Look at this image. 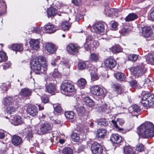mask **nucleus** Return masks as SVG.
I'll use <instances>...</instances> for the list:
<instances>
[{"label": "nucleus", "mask_w": 154, "mask_h": 154, "mask_svg": "<svg viewBox=\"0 0 154 154\" xmlns=\"http://www.w3.org/2000/svg\"><path fill=\"white\" fill-rule=\"evenodd\" d=\"M131 31V29L129 28L124 27L121 30V33L123 35H126L130 33Z\"/></svg>", "instance_id": "obj_43"}, {"label": "nucleus", "mask_w": 154, "mask_h": 154, "mask_svg": "<svg viewBox=\"0 0 154 154\" xmlns=\"http://www.w3.org/2000/svg\"><path fill=\"white\" fill-rule=\"evenodd\" d=\"M71 138L74 142H78L79 139V136L76 133H73L71 135Z\"/></svg>", "instance_id": "obj_48"}, {"label": "nucleus", "mask_w": 154, "mask_h": 154, "mask_svg": "<svg viewBox=\"0 0 154 154\" xmlns=\"http://www.w3.org/2000/svg\"><path fill=\"white\" fill-rule=\"evenodd\" d=\"M141 29L143 34L146 37L148 38L151 36L153 34L152 29L150 27H142Z\"/></svg>", "instance_id": "obj_13"}, {"label": "nucleus", "mask_w": 154, "mask_h": 154, "mask_svg": "<svg viewBox=\"0 0 154 154\" xmlns=\"http://www.w3.org/2000/svg\"><path fill=\"white\" fill-rule=\"evenodd\" d=\"M115 77L117 79L120 81L124 80L125 78L124 74L121 72H118L116 73Z\"/></svg>", "instance_id": "obj_38"}, {"label": "nucleus", "mask_w": 154, "mask_h": 154, "mask_svg": "<svg viewBox=\"0 0 154 154\" xmlns=\"http://www.w3.org/2000/svg\"><path fill=\"white\" fill-rule=\"evenodd\" d=\"M18 97L17 96H15L14 97L10 96H7L3 99V103L6 106L12 105V103H14L16 99H17ZM14 104V103L13 104Z\"/></svg>", "instance_id": "obj_12"}, {"label": "nucleus", "mask_w": 154, "mask_h": 154, "mask_svg": "<svg viewBox=\"0 0 154 154\" xmlns=\"http://www.w3.org/2000/svg\"><path fill=\"white\" fill-rule=\"evenodd\" d=\"M112 88L119 94H120L122 91V88L119 84H113L112 85Z\"/></svg>", "instance_id": "obj_35"}, {"label": "nucleus", "mask_w": 154, "mask_h": 154, "mask_svg": "<svg viewBox=\"0 0 154 154\" xmlns=\"http://www.w3.org/2000/svg\"><path fill=\"white\" fill-rule=\"evenodd\" d=\"M132 73L135 77H138L143 75L146 71L144 65L142 62H139L138 64L132 68Z\"/></svg>", "instance_id": "obj_4"}, {"label": "nucleus", "mask_w": 154, "mask_h": 154, "mask_svg": "<svg viewBox=\"0 0 154 154\" xmlns=\"http://www.w3.org/2000/svg\"><path fill=\"white\" fill-rule=\"evenodd\" d=\"M29 44L31 48L33 49L37 50L39 48V42L38 39H31L30 41Z\"/></svg>", "instance_id": "obj_21"}, {"label": "nucleus", "mask_w": 154, "mask_h": 154, "mask_svg": "<svg viewBox=\"0 0 154 154\" xmlns=\"http://www.w3.org/2000/svg\"><path fill=\"white\" fill-rule=\"evenodd\" d=\"M3 4V7H0V16L4 14V12L2 11V8H6V5L5 3V2L3 0H0V4Z\"/></svg>", "instance_id": "obj_55"}, {"label": "nucleus", "mask_w": 154, "mask_h": 154, "mask_svg": "<svg viewBox=\"0 0 154 154\" xmlns=\"http://www.w3.org/2000/svg\"><path fill=\"white\" fill-rule=\"evenodd\" d=\"M86 67V65L85 63L84 62H80L78 63V68L80 70H83L85 69Z\"/></svg>", "instance_id": "obj_54"}, {"label": "nucleus", "mask_w": 154, "mask_h": 154, "mask_svg": "<svg viewBox=\"0 0 154 154\" xmlns=\"http://www.w3.org/2000/svg\"><path fill=\"white\" fill-rule=\"evenodd\" d=\"M106 134V131L105 129H99L97 131L96 137L98 138H103Z\"/></svg>", "instance_id": "obj_30"}, {"label": "nucleus", "mask_w": 154, "mask_h": 154, "mask_svg": "<svg viewBox=\"0 0 154 154\" xmlns=\"http://www.w3.org/2000/svg\"><path fill=\"white\" fill-rule=\"evenodd\" d=\"M97 125L101 127H106L109 123L108 119L104 118L100 119L97 121Z\"/></svg>", "instance_id": "obj_25"}, {"label": "nucleus", "mask_w": 154, "mask_h": 154, "mask_svg": "<svg viewBox=\"0 0 154 154\" xmlns=\"http://www.w3.org/2000/svg\"><path fill=\"white\" fill-rule=\"evenodd\" d=\"M138 134L143 138L152 137L154 136V125L150 122H146L139 127Z\"/></svg>", "instance_id": "obj_1"}, {"label": "nucleus", "mask_w": 154, "mask_h": 154, "mask_svg": "<svg viewBox=\"0 0 154 154\" xmlns=\"http://www.w3.org/2000/svg\"><path fill=\"white\" fill-rule=\"evenodd\" d=\"M128 110L132 116H137L140 114V108L138 105L135 104L129 107Z\"/></svg>", "instance_id": "obj_10"}, {"label": "nucleus", "mask_w": 154, "mask_h": 154, "mask_svg": "<svg viewBox=\"0 0 154 154\" xmlns=\"http://www.w3.org/2000/svg\"><path fill=\"white\" fill-rule=\"evenodd\" d=\"M72 3L76 6H78L81 4V0H72Z\"/></svg>", "instance_id": "obj_63"}, {"label": "nucleus", "mask_w": 154, "mask_h": 154, "mask_svg": "<svg viewBox=\"0 0 154 154\" xmlns=\"http://www.w3.org/2000/svg\"><path fill=\"white\" fill-rule=\"evenodd\" d=\"M90 91L91 94L97 96H102L103 97H104L105 95L103 89L97 86H92L91 88Z\"/></svg>", "instance_id": "obj_7"}, {"label": "nucleus", "mask_w": 154, "mask_h": 154, "mask_svg": "<svg viewBox=\"0 0 154 154\" xmlns=\"http://www.w3.org/2000/svg\"><path fill=\"white\" fill-rule=\"evenodd\" d=\"M48 17L54 16L57 13L56 9L53 7H51L48 9L47 11Z\"/></svg>", "instance_id": "obj_32"}, {"label": "nucleus", "mask_w": 154, "mask_h": 154, "mask_svg": "<svg viewBox=\"0 0 154 154\" xmlns=\"http://www.w3.org/2000/svg\"><path fill=\"white\" fill-rule=\"evenodd\" d=\"M11 48L12 50L13 51H22L23 49L22 44L17 43L12 44L11 46Z\"/></svg>", "instance_id": "obj_28"}, {"label": "nucleus", "mask_w": 154, "mask_h": 154, "mask_svg": "<svg viewBox=\"0 0 154 154\" xmlns=\"http://www.w3.org/2000/svg\"><path fill=\"white\" fill-rule=\"evenodd\" d=\"M77 111L81 116L85 113V109L83 106H80V107H79V109H77Z\"/></svg>", "instance_id": "obj_53"}, {"label": "nucleus", "mask_w": 154, "mask_h": 154, "mask_svg": "<svg viewBox=\"0 0 154 154\" xmlns=\"http://www.w3.org/2000/svg\"><path fill=\"white\" fill-rule=\"evenodd\" d=\"M91 149L93 154H102L103 147L97 142H94L91 144Z\"/></svg>", "instance_id": "obj_5"}, {"label": "nucleus", "mask_w": 154, "mask_h": 154, "mask_svg": "<svg viewBox=\"0 0 154 154\" xmlns=\"http://www.w3.org/2000/svg\"><path fill=\"white\" fill-rule=\"evenodd\" d=\"M71 24L67 21H65L63 22L61 25V27L64 31L68 30L70 28Z\"/></svg>", "instance_id": "obj_39"}, {"label": "nucleus", "mask_w": 154, "mask_h": 154, "mask_svg": "<svg viewBox=\"0 0 154 154\" xmlns=\"http://www.w3.org/2000/svg\"><path fill=\"white\" fill-rule=\"evenodd\" d=\"M90 58L92 61H96L99 59L98 56L97 54L94 53H91V54Z\"/></svg>", "instance_id": "obj_52"}, {"label": "nucleus", "mask_w": 154, "mask_h": 154, "mask_svg": "<svg viewBox=\"0 0 154 154\" xmlns=\"http://www.w3.org/2000/svg\"><path fill=\"white\" fill-rule=\"evenodd\" d=\"M122 138L120 135L117 134H112L110 137L111 140L116 144H119L122 141Z\"/></svg>", "instance_id": "obj_15"}, {"label": "nucleus", "mask_w": 154, "mask_h": 154, "mask_svg": "<svg viewBox=\"0 0 154 154\" xmlns=\"http://www.w3.org/2000/svg\"><path fill=\"white\" fill-rule=\"evenodd\" d=\"M31 90L28 88H25L21 89L20 94L23 97L27 98L31 95Z\"/></svg>", "instance_id": "obj_19"}, {"label": "nucleus", "mask_w": 154, "mask_h": 154, "mask_svg": "<svg viewBox=\"0 0 154 154\" xmlns=\"http://www.w3.org/2000/svg\"><path fill=\"white\" fill-rule=\"evenodd\" d=\"M54 108L55 111L57 112L58 113H60L62 112V109L60 106L57 105L55 107L54 106Z\"/></svg>", "instance_id": "obj_57"}, {"label": "nucleus", "mask_w": 154, "mask_h": 154, "mask_svg": "<svg viewBox=\"0 0 154 154\" xmlns=\"http://www.w3.org/2000/svg\"><path fill=\"white\" fill-rule=\"evenodd\" d=\"M56 90L55 85L52 84L50 83L45 86V91L49 93H52Z\"/></svg>", "instance_id": "obj_27"}, {"label": "nucleus", "mask_w": 154, "mask_h": 154, "mask_svg": "<svg viewBox=\"0 0 154 154\" xmlns=\"http://www.w3.org/2000/svg\"><path fill=\"white\" fill-rule=\"evenodd\" d=\"M129 83L132 87L135 88L137 86V82L135 80H133L129 82Z\"/></svg>", "instance_id": "obj_59"}, {"label": "nucleus", "mask_w": 154, "mask_h": 154, "mask_svg": "<svg viewBox=\"0 0 154 154\" xmlns=\"http://www.w3.org/2000/svg\"><path fill=\"white\" fill-rule=\"evenodd\" d=\"M116 9L110 8L109 7H107L104 10V14L107 16H109L113 13V12H116Z\"/></svg>", "instance_id": "obj_33"}, {"label": "nucleus", "mask_w": 154, "mask_h": 154, "mask_svg": "<svg viewBox=\"0 0 154 154\" xmlns=\"http://www.w3.org/2000/svg\"><path fill=\"white\" fill-rule=\"evenodd\" d=\"M51 65L55 67L54 69V72H51V74L53 77H56L58 75V73L57 72V69L58 66L57 60L55 59H54L51 61Z\"/></svg>", "instance_id": "obj_18"}, {"label": "nucleus", "mask_w": 154, "mask_h": 154, "mask_svg": "<svg viewBox=\"0 0 154 154\" xmlns=\"http://www.w3.org/2000/svg\"><path fill=\"white\" fill-rule=\"evenodd\" d=\"M12 143L15 146H17L22 142L21 138L18 136L16 135L14 136L11 139Z\"/></svg>", "instance_id": "obj_22"}, {"label": "nucleus", "mask_w": 154, "mask_h": 154, "mask_svg": "<svg viewBox=\"0 0 154 154\" xmlns=\"http://www.w3.org/2000/svg\"><path fill=\"white\" fill-rule=\"evenodd\" d=\"M113 53H118L122 51V49L119 45H116L112 47L110 49Z\"/></svg>", "instance_id": "obj_34"}, {"label": "nucleus", "mask_w": 154, "mask_h": 154, "mask_svg": "<svg viewBox=\"0 0 154 154\" xmlns=\"http://www.w3.org/2000/svg\"><path fill=\"white\" fill-rule=\"evenodd\" d=\"M61 90L67 93H72L75 91L73 85L68 82H64L61 86Z\"/></svg>", "instance_id": "obj_6"}, {"label": "nucleus", "mask_w": 154, "mask_h": 154, "mask_svg": "<svg viewBox=\"0 0 154 154\" xmlns=\"http://www.w3.org/2000/svg\"><path fill=\"white\" fill-rule=\"evenodd\" d=\"M27 111L29 115L34 117L38 114V108L34 105H30L28 106Z\"/></svg>", "instance_id": "obj_11"}, {"label": "nucleus", "mask_w": 154, "mask_h": 154, "mask_svg": "<svg viewBox=\"0 0 154 154\" xmlns=\"http://www.w3.org/2000/svg\"><path fill=\"white\" fill-rule=\"evenodd\" d=\"M104 65L107 68H112L116 65V61L114 59L109 58L106 59L104 62Z\"/></svg>", "instance_id": "obj_14"}, {"label": "nucleus", "mask_w": 154, "mask_h": 154, "mask_svg": "<svg viewBox=\"0 0 154 154\" xmlns=\"http://www.w3.org/2000/svg\"><path fill=\"white\" fill-rule=\"evenodd\" d=\"M11 63L9 62L5 63L3 66L4 69H6L9 68L11 66Z\"/></svg>", "instance_id": "obj_62"}, {"label": "nucleus", "mask_w": 154, "mask_h": 154, "mask_svg": "<svg viewBox=\"0 0 154 154\" xmlns=\"http://www.w3.org/2000/svg\"><path fill=\"white\" fill-rule=\"evenodd\" d=\"M16 110V107L14 106V104L9 105L6 108V111L7 113L11 114L14 112Z\"/></svg>", "instance_id": "obj_37"}, {"label": "nucleus", "mask_w": 154, "mask_h": 154, "mask_svg": "<svg viewBox=\"0 0 154 154\" xmlns=\"http://www.w3.org/2000/svg\"><path fill=\"white\" fill-rule=\"evenodd\" d=\"M144 149V146L142 143L137 144L136 147V149L139 152L143 151Z\"/></svg>", "instance_id": "obj_49"}, {"label": "nucleus", "mask_w": 154, "mask_h": 154, "mask_svg": "<svg viewBox=\"0 0 154 154\" xmlns=\"http://www.w3.org/2000/svg\"><path fill=\"white\" fill-rule=\"evenodd\" d=\"M123 152L125 154H130L133 153L132 149L130 146H126L124 147Z\"/></svg>", "instance_id": "obj_41"}, {"label": "nucleus", "mask_w": 154, "mask_h": 154, "mask_svg": "<svg viewBox=\"0 0 154 154\" xmlns=\"http://www.w3.org/2000/svg\"><path fill=\"white\" fill-rule=\"evenodd\" d=\"M82 99L86 105L89 107H92L94 105V102L93 100L88 96L82 97Z\"/></svg>", "instance_id": "obj_24"}, {"label": "nucleus", "mask_w": 154, "mask_h": 154, "mask_svg": "<svg viewBox=\"0 0 154 154\" xmlns=\"http://www.w3.org/2000/svg\"><path fill=\"white\" fill-rule=\"evenodd\" d=\"M7 59L6 53L3 51H0V63L5 61Z\"/></svg>", "instance_id": "obj_40"}, {"label": "nucleus", "mask_w": 154, "mask_h": 154, "mask_svg": "<svg viewBox=\"0 0 154 154\" xmlns=\"http://www.w3.org/2000/svg\"><path fill=\"white\" fill-rule=\"evenodd\" d=\"M24 123V119L20 116L16 115L13 120V124L15 126L22 124Z\"/></svg>", "instance_id": "obj_17"}, {"label": "nucleus", "mask_w": 154, "mask_h": 154, "mask_svg": "<svg viewBox=\"0 0 154 154\" xmlns=\"http://www.w3.org/2000/svg\"><path fill=\"white\" fill-rule=\"evenodd\" d=\"M128 60L134 62L138 59V55L135 54H130L128 55Z\"/></svg>", "instance_id": "obj_44"}, {"label": "nucleus", "mask_w": 154, "mask_h": 154, "mask_svg": "<svg viewBox=\"0 0 154 154\" xmlns=\"http://www.w3.org/2000/svg\"><path fill=\"white\" fill-rule=\"evenodd\" d=\"M92 29H93V32L97 33H100L104 31V25L101 23H97L91 27L92 30Z\"/></svg>", "instance_id": "obj_9"}, {"label": "nucleus", "mask_w": 154, "mask_h": 154, "mask_svg": "<svg viewBox=\"0 0 154 154\" xmlns=\"http://www.w3.org/2000/svg\"><path fill=\"white\" fill-rule=\"evenodd\" d=\"M146 109L153 108L154 106V95L150 93L144 94L142 98L141 103Z\"/></svg>", "instance_id": "obj_3"}, {"label": "nucleus", "mask_w": 154, "mask_h": 154, "mask_svg": "<svg viewBox=\"0 0 154 154\" xmlns=\"http://www.w3.org/2000/svg\"><path fill=\"white\" fill-rule=\"evenodd\" d=\"M146 60L148 63L154 65V54L148 55L146 58Z\"/></svg>", "instance_id": "obj_36"}, {"label": "nucleus", "mask_w": 154, "mask_h": 154, "mask_svg": "<svg viewBox=\"0 0 154 154\" xmlns=\"http://www.w3.org/2000/svg\"><path fill=\"white\" fill-rule=\"evenodd\" d=\"M63 154H72L73 150L69 147H65L62 151Z\"/></svg>", "instance_id": "obj_46"}, {"label": "nucleus", "mask_w": 154, "mask_h": 154, "mask_svg": "<svg viewBox=\"0 0 154 154\" xmlns=\"http://www.w3.org/2000/svg\"><path fill=\"white\" fill-rule=\"evenodd\" d=\"M1 88L3 91H6L8 90V85L5 83L3 84L0 87Z\"/></svg>", "instance_id": "obj_58"}, {"label": "nucleus", "mask_w": 154, "mask_h": 154, "mask_svg": "<svg viewBox=\"0 0 154 154\" xmlns=\"http://www.w3.org/2000/svg\"><path fill=\"white\" fill-rule=\"evenodd\" d=\"M30 64L31 69L35 73L39 74H45L46 73L47 66H41L37 60L32 59Z\"/></svg>", "instance_id": "obj_2"}, {"label": "nucleus", "mask_w": 154, "mask_h": 154, "mask_svg": "<svg viewBox=\"0 0 154 154\" xmlns=\"http://www.w3.org/2000/svg\"><path fill=\"white\" fill-rule=\"evenodd\" d=\"M138 16L136 14L132 13H130L125 18V20L126 21L128 22L132 21L137 19Z\"/></svg>", "instance_id": "obj_31"}, {"label": "nucleus", "mask_w": 154, "mask_h": 154, "mask_svg": "<svg viewBox=\"0 0 154 154\" xmlns=\"http://www.w3.org/2000/svg\"><path fill=\"white\" fill-rule=\"evenodd\" d=\"M80 47L76 44H69L67 47L68 52L71 54L74 55L79 52Z\"/></svg>", "instance_id": "obj_8"}, {"label": "nucleus", "mask_w": 154, "mask_h": 154, "mask_svg": "<svg viewBox=\"0 0 154 154\" xmlns=\"http://www.w3.org/2000/svg\"><path fill=\"white\" fill-rule=\"evenodd\" d=\"M89 71L91 73V79L93 81H95L98 79L97 74V69L96 68L91 67Z\"/></svg>", "instance_id": "obj_23"}, {"label": "nucleus", "mask_w": 154, "mask_h": 154, "mask_svg": "<svg viewBox=\"0 0 154 154\" xmlns=\"http://www.w3.org/2000/svg\"><path fill=\"white\" fill-rule=\"evenodd\" d=\"M32 59L37 60L38 62L39 63V64H43V66H47L46 65V60L45 57L42 56H40L38 58L34 56L32 57Z\"/></svg>", "instance_id": "obj_26"}, {"label": "nucleus", "mask_w": 154, "mask_h": 154, "mask_svg": "<svg viewBox=\"0 0 154 154\" xmlns=\"http://www.w3.org/2000/svg\"><path fill=\"white\" fill-rule=\"evenodd\" d=\"M45 28L46 30H51V31L50 32V33H54L55 31V30L53 29V25L52 24H48L45 26Z\"/></svg>", "instance_id": "obj_45"}, {"label": "nucleus", "mask_w": 154, "mask_h": 154, "mask_svg": "<svg viewBox=\"0 0 154 154\" xmlns=\"http://www.w3.org/2000/svg\"><path fill=\"white\" fill-rule=\"evenodd\" d=\"M98 106L100 107V110H101L102 111L107 112L106 110L107 109V105L106 104L103 103V104L100 105V104H98Z\"/></svg>", "instance_id": "obj_50"}, {"label": "nucleus", "mask_w": 154, "mask_h": 154, "mask_svg": "<svg viewBox=\"0 0 154 154\" xmlns=\"http://www.w3.org/2000/svg\"><path fill=\"white\" fill-rule=\"evenodd\" d=\"M45 48L47 51L51 53H54L57 48L54 44L50 42L47 43L46 44Z\"/></svg>", "instance_id": "obj_16"}, {"label": "nucleus", "mask_w": 154, "mask_h": 154, "mask_svg": "<svg viewBox=\"0 0 154 154\" xmlns=\"http://www.w3.org/2000/svg\"><path fill=\"white\" fill-rule=\"evenodd\" d=\"M78 84L81 88H83L84 86L85 85L86 82V80L83 78H81L79 79L78 81Z\"/></svg>", "instance_id": "obj_47"}, {"label": "nucleus", "mask_w": 154, "mask_h": 154, "mask_svg": "<svg viewBox=\"0 0 154 154\" xmlns=\"http://www.w3.org/2000/svg\"><path fill=\"white\" fill-rule=\"evenodd\" d=\"M62 64L67 68H69L70 66V65L68 62L64 61L62 62Z\"/></svg>", "instance_id": "obj_64"}, {"label": "nucleus", "mask_w": 154, "mask_h": 154, "mask_svg": "<svg viewBox=\"0 0 154 154\" xmlns=\"http://www.w3.org/2000/svg\"><path fill=\"white\" fill-rule=\"evenodd\" d=\"M111 123L114 126H115L116 128H117L119 131H121L123 130L122 129L120 128L117 125L116 122L115 121L112 120L111 121Z\"/></svg>", "instance_id": "obj_60"}, {"label": "nucleus", "mask_w": 154, "mask_h": 154, "mask_svg": "<svg viewBox=\"0 0 154 154\" xmlns=\"http://www.w3.org/2000/svg\"><path fill=\"white\" fill-rule=\"evenodd\" d=\"M92 42V39L90 38H88L86 39L85 43L84 46L85 49L87 51H93V48L91 43Z\"/></svg>", "instance_id": "obj_20"}, {"label": "nucleus", "mask_w": 154, "mask_h": 154, "mask_svg": "<svg viewBox=\"0 0 154 154\" xmlns=\"http://www.w3.org/2000/svg\"><path fill=\"white\" fill-rule=\"evenodd\" d=\"M64 115L66 118L68 119H73L74 117V114L72 111L66 112Z\"/></svg>", "instance_id": "obj_42"}, {"label": "nucleus", "mask_w": 154, "mask_h": 154, "mask_svg": "<svg viewBox=\"0 0 154 154\" xmlns=\"http://www.w3.org/2000/svg\"><path fill=\"white\" fill-rule=\"evenodd\" d=\"M91 45L92 47L93 51H94V50L96 49V48L99 45V43L97 41H93L92 40Z\"/></svg>", "instance_id": "obj_56"}, {"label": "nucleus", "mask_w": 154, "mask_h": 154, "mask_svg": "<svg viewBox=\"0 0 154 154\" xmlns=\"http://www.w3.org/2000/svg\"><path fill=\"white\" fill-rule=\"evenodd\" d=\"M42 129H42L41 126L40 127H39L38 126H36L35 127V131H36V133L38 134L42 135L44 134V133L42 131Z\"/></svg>", "instance_id": "obj_51"}, {"label": "nucleus", "mask_w": 154, "mask_h": 154, "mask_svg": "<svg viewBox=\"0 0 154 154\" xmlns=\"http://www.w3.org/2000/svg\"><path fill=\"white\" fill-rule=\"evenodd\" d=\"M41 98L42 102L44 103H47L49 101V98L47 96H43Z\"/></svg>", "instance_id": "obj_61"}, {"label": "nucleus", "mask_w": 154, "mask_h": 154, "mask_svg": "<svg viewBox=\"0 0 154 154\" xmlns=\"http://www.w3.org/2000/svg\"><path fill=\"white\" fill-rule=\"evenodd\" d=\"M41 126L43 129L42 131L44 134L49 132L51 129V125L48 123H44L41 125Z\"/></svg>", "instance_id": "obj_29"}]
</instances>
